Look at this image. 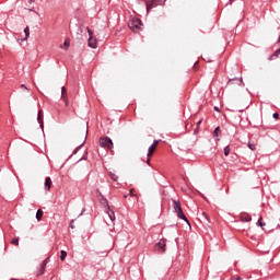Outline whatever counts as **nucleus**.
<instances>
[{
    "mask_svg": "<svg viewBox=\"0 0 280 280\" xmlns=\"http://www.w3.org/2000/svg\"><path fill=\"white\" fill-rule=\"evenodd\" d=\"M24 34H25L24 40H27V38H30V26H26V27L24 28Z\"/></svg>",
    "mask_w": 280,
    "mask_h": 280,
    "instance_id": "18",
    "label": "nucleus"
},
{
    "mask_svg": "<svg viewBox=\"0 0 280 280\" xmlns=\"http://www.w3.org/2000/svg\"><path fill=\"white\" fill-rule=\"evenodd\" d=\"M173 211H174V213H176V215H177V218H179V220H184V222H186V224H189V220L185 215V212H183V206L180 205L179 200H173Z\"/></svg>",
    "mask_w": 280,
    "mask_h": 280,
    "instance_id": "1",
    "label": "nucleus"
},
{
    "mask_svg": "<svg viewBox=\"0 0 280 280\" xmlns=\"http://www.w3.org/2000/svg\"><path fill=\"white\" fill-rule=\"evenodd\" d=\"M84 211H86V209L83 208V209H82V213H84ZM82 213H81L80 215H82Z\"/></svg>",
    "mask_w": 280,
    "mask_h": 280,
    "instance_id": "34",
    "label": "nucleus"
},
{
    "mask_svg": "<svg viewBox=\"0 0 280 280\" xmlns=\"http://www.w3.org/2000/svg\"><path fill=\"white\" fill-rule=\"evenodd\" d=\"M143 24L141 23V19L135 18L128 22L129 30H132V32H139Z\"/></svg>",
    "mask_w": 280,
    "mask_h": 280,
    "instance_id": "2",
    "label": "nucleus"
},
{
    "mask_svg": "<svg viewBox=\"0 0 280 280\" xmlns=\"http://www.w3.org/2000/svg\"><path fill=\"white\" fill-rule=\"evenodd\" d=\"M235 0H230V3H233Z\"/></svg>",
    "mask_w": 280,
    "mask_h": 280,
    "instance_id": "36",
    "label": "nucleus"
},
{
    "mask_svg": "<svg viewBox=\"0 0 280 280\" xmlns=\"http://www.w3.org/2000/svg\"><path fill=\"white\" fill-rule=\"evenodd\" d=\"M262 218L260 217L257 221V226H266V223L261 222Z\"/></svg>",
    "mask_w": 280,
    "mask_h": 280,
    "instance_id": "22",
    "label": "nucleus"
},
{
    "mask_svg": "<svg viewBox=\"0 0 280 280\" xmlns=\"http://www.w3.org/2000/svg\"><path fill=\"white\" fill-rule=\"evenodd\" d=\"M100 145L101 148H106L107 150H113V140L108 137H102L100 139Z\"/></svg>",
    "mask_w": 280,
    "mask_h": 280,
    "instance_id": "3",
    "label": "nucleus"
},
{
    "mask_svg": "<svg viewBox=\"0 0 280 280\" xmlns=\"http://www.w3.org/2000/svg\"><path fill=\"white\" fill-rule=\"evenodd\" d=\"M60 259H61V261H65L67 259V252H65V250L60 252Z\"/></svg>",
    "mask_w": 280,
    "mask_h": 280,
    "instance_id": "19",
    "label": "nucleus"
},
{
    "mask_svg": "<svg viewBox=\"0 0 280 280\" xmlns=\"http://www.w3.org/2000/svg\"><path fill=\"white\" fill-rule=\"evenodd\" d=\"M37 121L40 125V128H43V109L38 112Z\"/></svg>",
    "mask_w": 280,
    "mask_h": 280,
    "instance_id": "13",
    "label": "nucleus"
},
{
    "mask_svg": "<svg viewBox=\"0 0 280 280\" xmlns=\"http://www.w3.org/2000/svg\"><path fill=\"white\" fill-rule=\"evenodd\" d=\"M45 189H47V191H49V189H51V177H46Z\"/></svg>",
    "mask_w": 280,
    "mask_h": 280,
    "instance_id": "12",
    "label": "nucleus"
},
{
    "mask_svg": "<svg viewBox=\"0 0 280 280\" xmlns=\"http://www.w3.org/2000/svg\"><path fill=\"white\" fill-rule=\"evenodd\" d=\"M36 220L38 222H40V220H43V211L40 209H38L36 212Z\"/></svg>",
    "mask_w": 280,
    "mask_h": 280,
    "instance_id": "17",
    "label": "nucleus"
},
{
    "mask_svg": "<svg viewBox=\"0 0 280 280\" xmlns=\"http://www.w3.org/2000/svg\"><path fill=\"white\" fill-rule=\"evenodd\" d=\"M272 117H273V119H279V113H275V114L272 115Z\"/></svg>",
    "mask_w": 280,
    "mask_h": 280,
    "instance_id": "27",
    "label": "nucleus"
},
{
    "mask_svg": "<svg viewBox=\"0 0 280 280\" xmlns=\"http://www.w3.org/2000/svg\"><path fill=\"white\" fill-rule=\"evenodd\" d=\"M61 98L63 100L66 106H69V97L67 96V88H61Z\"/></svg>",
    "mask_w": 280,
    "mask_h": 280,
    "instance_id": "8",
    "label": "nucleus"
},
{
    "mask_svg": "<svg viewBox=\"0 0 280 280\" xmlns=\"http://www.w3.org/2000/svg\"><path fill=\"white\" fill-rule=\"evenodd\" d=\"M124 198H128V195H125Z\"/></svg>",
    "mask_w": 280,
    "mask_h": 280,
    "instance_id": "38",
    "label": "nucleus"
},
{
    "mask_svg": "<svg viewBox=\"0 0 280 280\" xmlns=\"http://www.w3.org/2000/svg\"><path fill=\"white\" fill-rule=\"evenodd\" d=\"M202 124V120H199L198 122H197V126H200Z\"/></svg>",
    "mask_w": 280,
    "mask_h": 280,
    "instance_id": "31",
    "label": "nucleus"
},
{
    "mask_svg": "<svg viewBox=\"0 0 280 280\" xmlns=\"http://www.w3.org/2000/svg\"><path fill=\"white\" fill-rule=\"evenodd\" d=\"M69 45H70L69 39H66L65 43H63V47H65L66 49H68V48H69Z\"/></svg>",
    "mask_w": 280,
    "mask_h": 280,
    "instance_id": "24",
    "label": "nucleus"
},
{
    "mask_svg": "<svg viewBox=\"0 0 280 280\" xmlns=\"http://www.w3.org/2000/svg\"><path fill=\"white\" fill-rule=\"evenodd\" d=\"M148 165H150V159L147 160Z\"/></svg>",
    "mask_w": 280,
    "mask_h": 280,
    "instance_id": "35",
    "label": "nucleus"
},
{
    "mask_svg": "<svg viewBox=\"0 0 280 280\" xmlns=\"http://www.w3.org/2000/svg\"><path fill=\"white\" fill-rule=\"evenodd\" d=\"M218 130H220V128L217 127V128L214 129V135H215L217 137H218Z\"/></svg>",
    "mask_w": 280,
    "mask_h": 280,
    "instance_id": "30",
    "label": "nucleus"
},
{
    "mask_svg": "<svg viewBox=\"0 0 280 280\" xmlns=\"http://www.w3.org/2000/svg\"><path fill=\"white\" fill-rule=\"evenodd\" d=\"M247 145H248L249 150H252L253 152H255L257 150V148L255 147V143L249 142Z\"/></svg>",
    "mask_w": 280,
    "mask_h": 280,
    "instance_id": "21",
    "label": "nucleus"
},
{
    "mask_svg": "<svg viewBox=\"0 0 280 280\" xmlns=\"http://www.w3.org/2000/svg\"><path fill=\"white\" fill-rule=\"evenodd\" d=\"M21 89H24L25 91H27V86H25V84H21Z\"/></svg>",
    "mask_w": 280,
    "mask_h": 280,
    "instance_id": "28",
    "label": "nucleus"
},
{
    "mask_svg": "<svg viewBox=\"0 0 280 280\" xmlns=\"http://www.w3.org/2000/svg\"><path fill=\"white\" fill-rule=\"evenodd\" d=\"M30 1V3H34L36 0H28Z\"/></svg>",
    "mask_w": 280,
    "mask_h": 280,
    "instance_id": "32",
    "label": "nucleus"
},
{
    "mask_svg": "<svg viewBox=\"0 0 280 280\" xmlns=\"http://www.w3.org/2000/svg\"><path fill=\"white\" fill-rule=\"evenodd\" d=\"M161 142V140H154L152 145L149 147V151H148V156H152V154H154V150H156V145H159V143Z\"/></svg>",
    "mask_w": 280,
    "mask_h": 280,
    "instance_id": "7",
    "label": "nucleus"
},
{
    "mask_svg": "<svg viewBox=\"0 0 280 280\" xmlns=\"http://www.w3.org/2000/svg\"><path fill=\"white\" fill-rule=\"evenodd\" d=\"M165 240H160L159 243L155 244V248H160L161 253H165Z\"/></svg>",
    "mask_w": 280,
    "mask_h": 280,
    "instance_id": "9",
    "label": "nucleus"
},
{
    "mask_svg": "<svg viewBox=\"0 0 280 280\" xmlns=\"http://www.w3.org/2000/svg\"><path fill=\"white\" fill-rule=\"evenodd\" d=\"M74 222H75V220H72V221L70 222V229H75V225H73Z\"/></svg>",
    "mask_w": 280,
    "mask_h": 280,
    "instance_id": "26",
    "label": "nucleus"
},
{
    "mask_svg": "<svg viewBox=\"0 0 280 280\" xmlns=\"http://www.w3.org/2000/svg\"><path fill=\"white\" fill-rule=\"evenodd\" d=\"M83 145H84V142L81 145L77 147L75 150L73 151V154H78V152H80Z\"/></svg>",
    "mask_w": 280,
    "mask_h": 280,
    "instance_id": "23",
    "label": "nucleus"
},
{
    "mask_svg": "<svg viewBox=\"0 0 280 280\" xmlns=\"http://www.w3.org/2000/svg\"><path fill=\"white\" fill-rule=\"evenodd\" d=\"M109 176L112 178V180H114L115 183H117L119 180V176H117V174L109 172Z\"/></svg>",
    "mask_w": 280,
    "mask_h": 280,
    "instance_id": "16",
    "label": "nucleus"
},
{
    "mask_svg": "<svg viewBox=\"0 0 280 280\" xmlns=\"http://www.w3.org/2000/svg\"><path fill=\"white\" fill-rule=\"evenodd\" d=\"M229 154H231V147L226 145L224 148V156H229Z\"/></svg>",
    "mask_w": 280,
    "mask_h": 280,
    "instance_id": "20",
    "label": "nucleus"
},
{
    "mask_svg": "<svg viewBox=\"0 0 280 280\" xmlns=\"http://www.w3.org/2000/svg\"><path fill=\"white\" fill-rule=\"evenodd\" d=\"M234 82H236V84L238 85V86H242V84H243V80H242V78H234V79H230L229 80V82H228V84H233Z\"/></svg>",
    "mask_w": 280,
    "mask_h": 280,
    "instance_id": "11",
    "label": "nucleus"
},
{
    "mask_svg": "<svg viewBox=\"0 0 280 280\" xmlns=\"http://www.w3.org/2000/svg\"><path fill=\"white\" fill-rule=\"evenodd\" d=\"M240 279H242V278L234 276L231 280H240Z\"/></svg>",
    "mask_w": 280,
    "mask_h": 280,
    "instance_id": "29",
    "label": "nucleus"
},
{
    "mask_svg": "<svg viewBox=\"0 0 280 280\" xmlns=\"http://www.w3.org/2000/svg\"><path fill=\"white\" fill-rule=\"evenodd\" d=\"M165 3V0H149L145 2L147 12H150L152 8H156V5H163Z\"/></svg>",
    "mask_w": 280,
    "mask_h": 280,
    "instance_id": "5",
    "label": "nucleus"
},
{
    "mask_svg": "<svg viewBox=\"0 0 280 280\" xmlns=\"http://www.w3.org/2000/svg\"><path fill=\"white\" fill-rule=\"evenodd\" d=\"M98 200H100L102 207H104V209H106V211H108V209H110V206L108 205V200L104 198V195H102V192L98 194Z\"/></svg>",
    "mask_w": 280,
    "mask_h": 280,
    "instance_id": "6",
    "label": "nucleus"
},
{
    "mask_svg": "<svg viewBox=\"0 0 280 280\" xmlns=\"http://www.w3.org/2000/svg\"><path fill=\"white\" fill-rule=\"evenodd\" d=\"M88 30V34H89V39H88V45L89 47H91L92 49H97V39L95 37H93V31L90 30L89 27H86Z\"/></svg>",
    "mask_w": 280,
    "mask_h": 280,
    "instance_id": "4",
    "label": "nucleus"
},
{
    "mask_svg": "<svg viewBox=\"0 0 280 280\" xmlns=\"http://www.w3.org/2000/svg\"><path fill=\"white\" fill-rule=\"evenodd\" d=\"M12 244H14L15 246H19V238H13Z\"/></svg>",
    "mask_w": 280,
    "mask_h": 280,
    "instance_id": "25",
    "label": "nucleus"
},
{
    "mask_svg": "<svg viewBox=\"0 0 280 280\" xmlns=\"http://www.w3.org/2000/svg\"><path fill=\"white\" fill-rule=\"evenodd\" d=\"M250 220H253V218H250L249 214L241 215V222H250Z\"/></svg>",
    "mask_w": 280,
    "mask_h": 280,
    "instance_id": "14",
    "label": "nucleus"
},
{
    "mask_svg": "<svg viewBox=\"0 0 280 280\" xmlns=\"http://www.w3.org/2000/svg\"><path fill=\"white\" fill-rule=\"evenodd\" d=\"M49 264V258H46L43 264L40 265V269L38 275H45V268H47V265Z\"/></svg>",
    "mask_w": 280,
    "mask_h": 280,
    "instance_id": "10",
    "label": "nucleus"
},
{
    "mask_svg": "<svg viewBox=\"0 0 280 280\" xmlns=\"http://www.w3.org/2000/svg\"><path fill=\"white\" fill-rule=\"evenodd\" d=\"M214 110H217V112H220V108H218V107H214Z\"/></svg>",
    "mask_w": 280,
    "mask_h": 280,
    "instance_id": "33",
    "label": "nucleus"
},
{
    "mask_svg": "<svg viewBox=\"0 0 280 280\" xmlns=\"http://www.w3.org/2000/svg\"><path fill=\"white\" fill-rule=\"evenodd\" d=\"M130 196H135V195L132 194V191H130Z\"/></svg>",
    "mask_w": 280,
    "mask_h": 280,
    "instance_id": "37",
    "label": "nucleus"
},
{
    "mask_svg": "<svg viewBox=\"0 0 280 280\" xmlns=\"http://www.w3.org/2000/svg\"><path fill=\"white\" fill-rule=\"evenodd\" d=\"M107 211L108 218L112 220V222H115V211L110 210V208Z\"/></svg>",
    "mask_w": 280,
    "mask_h": 280,
    "instance_id": "15",
    "label": "nucleus"
}]
</instances>
